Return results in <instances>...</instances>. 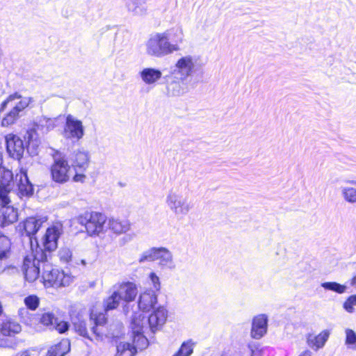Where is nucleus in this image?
Wrapping results in <instances>:
<instances>
[{"instance_id":"nucleus-2","label":"nucleus","mask_w":356,"mask_h":356,"mask_svg":"<svg viewBox=\"0 0 356 356\" xmlns=\"http://www.w3.org/2000/svg\"><path fill=\"white\" fill-rule=\"evenodd\" d=\"M45 254L40 250V246L37 245L24 257L22 270L26 281L33 282L42 274L43 263L49 260Z\"/></svg>"},{"instance_id":"nucleus-53","label":"nucleus","mask_w":356,"mask_h":356,"mask_svg":"<svg viewBox=\"0 0 356 356\" xmlns=\"http://www.w3.org/2000/svg\"><path fill=\"white\" fill-rule=\"evenodd\" d=\"M3 154L1 152H0V167L3 165Z\"/></svg>"},{"instance_id":"nucleus-42","label":"nucleus","mask_w":356,"mask_h":356,"mask_svg":"<svg viewBox=\"0 0 356 356\" xmlns=\"http://www.w3.org/2000/svg\"><path fill=\"white\" fill-rule=\"evenodd\" d=\"M10 190V186H0V204L1 207L8 206V204L10 203L8 193Z\"/></svg>"},{"instance_id":"nucleus-35","label":"nucleus","mask_w":356,"mask_h":356,"mask_svg":"<svg viewBox=\"0 0 356 356\" xmlns=\"http://www.w3.org/2000/svg\"><path fill=\"white\" fill-rule=\"evenodd\" d=\"M321 286L327 291H332L339 294L346 291L347 286L336 282H325L321 284Z\"/></svg>"},{"instance_id":"nucleus-26","label":"nucleus","mask_w":356,"mask_h":356,"mask_svg":"<svg viewBox=\"0 0 356 356\" xmlns=\"http://www.w3.org/2000/svg\"><path fill=\"white\" fill-rule=\"evenodd\" d=\"M143 319L144 317H143V319L140 318V315H134L131 318V328L134 336L138 337L139 339H141L144 342V345L147 346V339L144 337H141L143 333Z\"/></svg>"},{"instance_id":"nucleus-5","label":"nucleus","mask_w":356,"mask_h":356,"mask_svg":"<svg viewBox=\"0 0 356 356\" xmlns=\"http://www.w3.org/2000/svg\"><path fill=\"white\" fill-rule=\"evenodd\" d=\"M106 221L104 214L95 211H86L77 217V222L83 225L88 234L91 236L103 232Z\"/></svg>"},{"instance_id":"nucleus-17","label":"nucleus","mask_w":356,"mask_h":356,"mask_svg":"<svg viewBox=\"0 0 356 356\" xmlns=\"http://www.w3.org/2000/svg\"><path fill=\"white\" fill-rule=\"evenodd\" d=\"M157 303V295L153 290L146 291L139 297L138 307L144 312H149L154 309Z\"/></svg>"},{"instance_id":"nucleus-11","label":"nucleus","mask_w":356,"mask_h":356,"mask_svg":"<svg viewBox=\"0 0 356 356\" xmlns=\"http://www.w3.org/2000/svg\"><path fill=\"white\" fill-rule=\"evenodd\" d=\"M61 234L60 229L56 226L49 227L42 238V252H45L47 257L51 258V253L58 248V240Z\"/></svg>"},{"instance_id":"nucleus-22","label":"nucleus","mask_w":356,"mask_h":356,"mask_svg":"<svg viewBox=\"0 0 356 356\" xmlns=\"http://www.w3.org/2000/svg\"><path fill=\"white\" fill-rule=\"evenodd\" d=\"M107 318L104 313H99L94 318L95 325L90 328L91 334L96 337H102L107 336L108 334L104 330V325L106 323Z\"/></svg>"},{"instance_id":"nucleus-29","label":"nucleus","mask_w":356,"mask_h":356,"mask_svg":"<svg viewBox=\"0 0 356 356\" xmlns=\"http://www.w3.org/2000/svg\"><path fill=\"white\" fill-rule=\"evenodd\" d=\"M21 325L13 321L7 320L4 321L1 327V333L3 336H13L21 332Z\"/></svg>"},{"instance_id":"nucleus-52","label":"nucleus","mask_w":356,"mask_h":356,"mask_svg":"<svg viewBox=\"0 0 356 356\" xmlns=\"http://www.w3.org/2000/svg\"><path fill=\"white\" fill-rule=\"evenodd\" d=\"M350 285L356 288V275L351 279Z\"/></svg>"},{"instance_id":"nucleus-50","label":"nucleus","mask_w":356,"mask_h":356,"mask_svg":"<svg viewBox=\"0 0 356 356\" xmlns=\"http://www.w3.org/2000/svg\"><path fill=\"white\" fill-rule=\"evenodd\" d=\"M45 125L47 126V131H49L54 127V122L51 119L44 118Z\"/></svg>"},{"instance_id":"nucleus-54","label":"nucleus","mask_w":356,"mask_h":356,"mask_svg":"<svg viewBox=\"0 0 356 356\" xmlns=\"http://www.w3.org/2000/svg\"><path fill=\"white\" fill-rule=\"evenodd\" d=\"M251 350V356H255L256 352L253 350L252 347L250 346Z\"/></svg>"},{"instance_id":"nucleus-43","label":"nucleus","mask_w":356,"mask_h":356,"mask_svg":"<svg viewBox=\"0 0 356 356\" xmlns=\"http://www.w3.org/2000/svg\"><path fill=\"white\" fill-rule=\"evenodd\" d=\"M56 319L57 318L52 313L47 312L42 314L40 322L44 325L49 326L51 329Z\"/></svg>"},{"instance_id":"nucleus-46","label":"nucleus","mask_w":356,"mask_h":356,"mask_svg":"<svg viewBox=\"0 0 356 356\" xmlns=\"http://www.w3.org/2000/svg\"><path fill=\"white\" fill-rule=\"evenodd\" d=\"M72 251L68 248H62L58 252L60 260L64 263H68L72 258Z\"/></svg>"},{"instance_id":"nucleus-14","label":"nucleus","mask_w":356,"mask_h":356,"mask_svg":"<svg viewBox=\"0 0 356 356\" xmlns=\"http://www.w3.org/2000/svg\"><path fill=\"white\" fill-rule=\"evenodd\" d=\"M70 161L71 168L75 171L85 172L89 165V153L83 149H77L73 152Z\"/></svg>"},{"instance_id":"nucleus-30","label":"nucleus","mask_w":356,"mask_h":356,"mask_svg":"<svg viewBox=\"0 0 356 356\" xmlns=\"http://www.w3.org/2000/svg\"><path fill=\"white\" fill-rule=\"evenodd\" d=\"M70 350V343L67 341L62 342L51 347L48 350L47 356H64Z\"/></svg>"},{"instance_id":"nucleus-41","label":"nucleus","mask_w":356,"mask_h":356,"mask_svg":"<svg viewBox=\"0 0 356 356\" xmlns=\"http://www.w3.org/2000/svg\"><path fill=\"white\" fill-rule=\"evenodd\" d=\"M21 97V94L18 92H15L9 95L6 99H4L0 104V112L6 109L8 106H13V102Z\"/></svg>"},{"instance_id":"nucleus-9","label":"nucleus","mask_w":356,"mask_h":356,"mask_svg":"<svg viewBox=\"0 0 356 356\" xmlns=\"http://www.w3.org/2000/svg\"><path fill=\"white\" fill-rule=\"evenodd\" d=\"M197 59L191 55L179 58L172 70V74L180 76V79L186 80L195 70Z\"/></svg>"},{"instance_id":"nucleus-34","label":"nucleus","mask_w":356,"mask_h":356,"mask_svg":"<svg viewBox=\"0 0 356 356\" xmlns=\"http://www.w3.org/2000/svg\"><path fill=\"white\" fill-rule=\"evenodd\" d=\"M53 287H60L68 286L72 281V277L64 273L63 271H60L58 269L56 277H55Z\"/></svg>"},{"instance_id":"nucleus-4","label":"nucleus","mask_w":356,"mask_h":356,"mask_svg":"<svg viewBox=\"0 0 356 356\" xmlns=\"http://www.w3.org/2000/svg\"><path fill=\"white\" fill-rule=\"evenodd\" d=\"M138 293V290L132 282H124L120 284L116 290L104 301L105 311L116 309L121 300L126 302L133 301Z\"/></svg>"},{"instance_id":"nucleus-25","label":"nucleus","mask_w":356,"mask_h":356,"mask_svg":"<svg viewBox=\"0 0 356 356\" xmlns=\"http://www.w3.org/2000/svg\"><path fill=\"white\" fill-rule=\"evenodd\" d=\"M72 322L76 332L83 337L92 340V336L93 335L91 334L90 330V332L88 330L86 323L81 317L79 316L72 317Z\"/></svg>"},{"instance_id":"nucleus-47","label":"nucleus","mask_w":356,"mask_h":356,"mask_svg":"<svg viewBox=\"0 0 356 356\" xmlns=\"http://www.w3.org/2000/svg\"><path fill=\"white\" fill-rule=\"evenodd\" d=\"M346 343L347 345H354L356 343V333L350 329L346 331Z\"/></svg>"},{"instance_id":"nucleus-49","label":"nucleus","mask_w":356,"mask_h":356,"mask_svg":"<svg viewBox=\"0 0 356 356\" xmlns=\"http://www.w3.org/2000/svg\"><path fill=\"white\" fill-rule=\"evenodd\" d=\"M83 172L76 171V174L72 178L73 181L74 182L84 183L86 179V176Z\"/></svg>"},{"instance_id":"nucleus-48","label":"nucleus","mask_w":356,"mask_h":356,"mask_svg":"<svg viewBox=\"0 0 356 356\" xmlns=\"http://www.w3.org/2000/svg\"><path fill=\"white\" fill-rule=\"evenodd\" d=\"M149 277L153 284V287L155 290L154 291H159L161 288L159 277L153 272L150 273Z\"/></svg>"},{"instance_id":"nucleus-20","label":"nucleus","mask_w":356,"mask_h":356,"mask_svg":"<svg viewBox=\"0 0 356 356\" xmlns=\"http://www.w3.org/2000/svg\"><path fill=\"white\" fill-rule=\"evenodd\" d=\"M156 260H159V264L162 268L168 269H175V264L173 260L172 252L165 248H159Z\"/></svg>"},{"instance_id":"nucleus-16","label":"nucleus","mask_w":356,"mask_h":356,"mask_svg":"<svg viewBox=\"0 0 356 356\" xmlns=\"http://www.w3.org/2000/svg\"><path fill=\"white\" fill-rule=\"evenodd\" d=\"M268 316L259 314L252 319L251 337L254 339H261L267 332Z\"/></svg>"},{"instance_id":"nucleus-28","label":"nucleus","mask_w":356,"mask_h":356,"mask_svg":"<svg viewBox=\"0 0 356 356\" xmlns=\"http://www.w3.org/2000/svg\"><path fill=\"white\" fill-rule=\"evenodd\" d=\"M330 336V332L327 330H324L317 336L309 335L307 338V343L312 348L319 349L323 347L325 342L327 341Z\"/></svg>"},{"instance_id":"nucleus-51","label":"nucleus","mask_w":356,"mask_h":356,"mask_svg":"<svg viewBox=\"0 0 356 356\" xmlns=\"http://www.w3.org/2000/svg\"><path fill=\"white\" fill-rule=\"evenodd\" d=\"M299 356H312V352L309 350H307L302 353Z\"/></svg>"},{"instance_id":"nucleus-32","label":"nucleus","mask_w":356,"mask_h":356,"mask_svg":"<svg viewBox=\"0 0 356 356\" xmlns=\"http://www.w3.org/2000/svg\"><path fill=\"white\" fill-rule=\"evenodd\" d=\"M13 182V173L3 165L0 167V186H10Z\"/></svg>"},{"instance_id":"nucleus-23","label":"nucleus","mask_w":356,"mask_h":356,"mask_svg":"<svg viewBox=\"0 0 356 356\" xmlns=\"http://www.w3.org/2000/svg\"><path fill=\"white\" fill-rule=\"evenodd\" d=\"M57 271L58 269L54 268L52 265L49 262V260L43 263L41 275L45 285L49 284V286H53Z\"/></svg>"},{"instance_id":"nucleus-18","label":"nucleus","mask_w":356,"mask_h":356,"mask_svg":"<svg viewBox=\"0 0 356 356\" xmlns=\"http://www.w3.org/2000/svg\"><path fill=\"white\" fill-rule=\"evenodd\" d=\"M139 75L142 81L148 86L154 85L162 76L160 70L154 67H145L140 72Z\"/></svg>"},{"instance_id":"nucleus-6","label":"nucleus","mask_w":356,"mask_h":356,"mask_svg":"<svg viewBox=\"0 0 356 356\" xmlns=\"http://www.w3.org/2000/svg\"><path fill=\"white\" fill-rule=\"evenodd\" d=\"M17 102H13L11 109L8 111L1 120L2 127H9L17 122V121L24 115V110L33 102L31 97H22L17 99Z\"/></svg>"},{"instance_id":"nucleus-19","label":"nucleus","mask_w":356,"mask_h":356,"mask_svg":"<svg viewBox=\"0 0 356 356\" xmlns=\"http://www.w3.org/2000/svg\"><path fill=\"white\" fill-rule=\"evenodd\" d=\"M0 218H1L0 226L6 227L17 220L18 213L13 207H2L0 209Z\"/></svg>"},{"instance_id":"nucleus-38","label":"nucleus","mask_w":356,"mask_h":356,"mask_svg":"<svg viewBox=\"0 0 356 356\" xmlns=\"http://www.w3.org/2000/svg\"><path fill=\"white\" fill-rule=\"evenodd\" d=\"M159 248H152L146 251H144L139 259V263L142 264L146 261H154L156 260Z\"/></svg>"},{"instance_id":"nucleus-39","label":"nucleus","mask_w":356,"mask_h":356,"mask_svg":"<svg viewBox=\"0 0 356 356\" xmlns=\"http://www.w3.org/2000/svg\"><path fill=\"white\" fill-rule=\"evenodd\" d=\"M37 134L34 129H29L24 135V140H26L27 151L29 152L31 147L34 148L38 145L36 140Z\"/></svg>"},{"instance_id":"nucleus-10","label":"nucleus","mask_w":356,"mask_h":356,"mask_svg":"<svg viewBox=\"0 0 356 356\" xmlns=\"http://www.w3.org/2000/svg\"><path fill=\"white\" fill-rule=\"evenodd\" d=\"M16 194L21 200H26L33 196L34 193V186L30 181L27 170L22 168L19 173L16 175Z\"/></svg>"},{"instance_id":"nucleus-40","label":"nucleus","mask_w":356,"mask_h":356,"mask_svg":"<svg viewBox=\"0 0 356 356\" xmlns=\"http://www.w3.org/2000/svg\"><path fill=\"white\" fill-rule=\"evenodd\" d=\"M27 309L35 311L39 306L40 298L35 295H29L24 300Z\"/></svg>"},{"instance_id":"nucleus-12","label":"nucleus","mask_w":356,"mask_h":356,"mask_svg":"<svg viewBox=\"0 0 356 356\" xmlns=\"http://www.w3.org/2000/svg\"><path fill=\"white\" fill-rule=\"evenodd\" d=\"M42 222L40 219H37L34 217H29L26 218L22 224L19 225L20 230H23L22 233V236L26 237L29 243H30L31 249L33 248V241L35 243V247L38 245L35 234L38 232L42 225Z\"/></svg>"},{"instance_id":"nucleus-33","label":"nucleus","mask_w":356,"mask_h":356,"mask_svg":"<svg viewBox=\"0 0 356 356\" xmlns=\"http://www.w3.org/2000/svg\"><path fill=\"white\" fill-rule=\"evenodd\" d=\"M136 348L129 343H120L117 346L115 356H135Z\"/></svg>"},{"instance_id":"nucleus-55","label":"nucleus","mask_w":356,"mask_h":356,"mask_svg":"<svg viewBox=\"0 0 356 356\" xmlns=\"http://www.w3.org/2000/svg\"><path fill=\"white\" fill-rule=\"evenodd\" d=\"M346 182L350 183L353 185H356V181H355V180H348V181H346Z\"/></svg>"},{"instance_id":"nucleus-45","label":"nucleus","mask_w":356,"mask_h":356,"mask_svg":"<svg viewBox=\"0 0 356 356\" xmlns=\"http://www.w3.org/2000/svg\"><path fill=\"white\" fill-rule=\"evenodd\" d=\"M356 305V294L350 296L343 302V307L348 313H353V307Z\"/></svg>"},{"instance_id":"nucleus-8","label":"nucleus","mask_w":356,"mask_h":356,"mask_svg":"<svg viewBox=\"0 0 356 356\" xmlns=\"http://www.w3.org/2000/svg\"><path fill=\"white\" fill-rule=\"evenodd\" d=\"M85 129L82 122L69 114L66 117L63 136L67 140L78 142L83 138Z\"/></svg>"},{"instance_id":"nucleus-44","label":"nucleus","mask_w":356,"mask_h":356,"mask_svg":"<svg viewBox=\"0 0 356 356\" xmlns=\"http://www.w3.org/2000/svg\"><path fill=\"white\" fill-rule=\"evenodd\" d=\"M69 327L70 324L68 322L60 321L57 318L51 329L57 330L60 334H63L69 330Z\"/></svg>"},{"instance_id":"nucleus-37","label":"nucleus","mask_w":356,"mask_h":356,"mask_svg":"<svg viewBox=\"0 0 356 356\" xmlns=\"http://www.w3.org/2000/svg\"><path fill=\"white\" fill-rule=\"evenodd\" d=\"M341 195L343 199L351 204L356 203V188L349 186L341 187Z\"/></svg>"},{"instance_id":"nucleus-3","label":"nucleus","mask_w":356,"mask_h":356,"mask_svg":"<svg viewBox=\"0 0 356 356\" xmlns=\"http://www.w3.org/2000/svg\"><path fill=\"white\" fill-rule=\"evenodd\" d=\"M53 162L50 166V175L53 181L59 184L67 183L70 179L71 165L66 154L53 149Z\"/></svg>"},{"instance_id":"nucleus-1","label":"nucleus","mask_w":356,"mask_h":356,"mask_svg":"<svg viewBox=\"0 0 356 356\" xmlns=\"http://www.w3.org/2000/svg\"><path fill=\"white\" fill-rule=\"evenodd\" d=\"M170 31L157 33L152 35L146 42V52L151 56L161 58L179 49L178 42H182V37L171 40Z\"/></svg>"},{"instance_id":"nucleus-27","label":"nucleus","mask_w":356,"mask_h":356,"mask_svg":"<svg viewBox=\"0 0 356 356\" xmlns=\"http://www.w3.org/2000/svg\"><path fill=\"white\" fill-rule=\"evenodd\" d=\"M109 229L116 234L127 232L130 229V223L127 220L111 218L108 220Z\"/></svg>"},{"instance_id":"nucleus-56","label":"nucleus","mask_w":356,"mask_h":356,"mask_svg":"<svg viewBox=\"0 0 356 356\" xmlns=\"http://www.w3.org/2000/svg\"><path fill=\"white\" fill-rule=\"evenodd\" d=\"M1 346H6V347H10V348H13V345H8V344H5V345H3L1 344Z\"/></svg>"},{"instance_id":"nucleus-36","label":"nucleus","mask_w":356,"mask_h":356,"mask_svg":"<svg viewBox=\"0 0 356 356\" xmlns=\"http://www.w3.org/2000/svg\"><path fill=\"white\" fill-rule=\"evenodd\" d=\"M194 343L191 340L184 341L172 356H191L193 353Z\"/></svg>"},{"instance_id":"nucleus-13","label":"nucleus","mask_w":356,"mask_h":356,"mask_svg":"<svg viewBox=\"0 0 356 356\" xmlns=\"http://www.w3.org/2000/svg\"><path fill=\"white\" fill-rule=\"evenodd\" d=\"M6 149L9 156L19 161L24 154L25 145L18 136L10 134L6 136Z\"/></svg>"},{"instance_id":"nucleus-7","label":"nucleus","mask_w":356,"mask_h":356,"mask_svg":"<svg viewBox=\"0 0 356 356\" xmlns=\"http://www.w3.org/2000/svg\"><path fill=\"white\" fill-rule=\"evenodd\" d=\"M165 203L176 216H186L193 208V204L188 201L186 197L174 191L168 192Z\"/></svg>"},{"instance_id":"nucleus-21","label":"nucleus","mask_w":356,"mask_h":356,"mask_svg":"<svg viewBox=\"0 0 356 356\" xmlns=\"http://www.w3.org/2000/svg\"><path fill=\"white\" fill-rule=\"evenodd\" d=\"M174 75V78L177 79L168 81L166 89L167 95L168 96L177 97L184 94L186 91V87L184 86V81L180 79V76Z\"/></svg>"},{"instance_id":"nucleus-31","label":"nucleus","mask_w":356,"mask_h":356,"mask_svg":"<svg viewBox=\"0 0 356 356\" xmlns=\"http://www.w3.org/2000/svg\"><path fill=\"white\" fill-rule=\"evenodd\" d=\"M11 242L10 239L0 232V260H4L10 254Z\"/></svg>"},{"instance_id":"nucleus-24","label":"nucleus","mask_w":356,"mask_h":356,"mask_svg":"<svg viewBox=\"0 0 356 356\" xmlns=\"http://www.w3.org/2000/svg\"><path fill=\"white\" fill-rule=\"evenodd\" d=\"M126 6L134 15H143L147 11L145 0H127Z\"/></svg>"},{"instance_id":"nucleus-15","label":"nucleus","mask_w":356,"mask_h":356,"mask_svg":"<svg viewBox=\"0 0 356 356\" xmlns=\"http://www.w3.org/2000/svg\"><path fill=\"white\" fill-rule=\"evenodd\" d=\"M153 312L148 317V323L152 332L161 328L167 319V310L163 307L153 309Z\"/></svg>"}]
</instances>
